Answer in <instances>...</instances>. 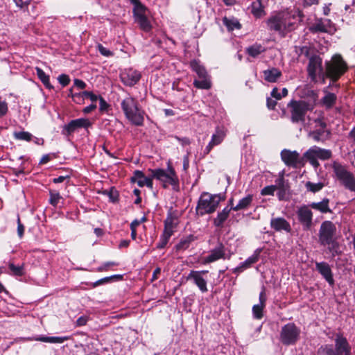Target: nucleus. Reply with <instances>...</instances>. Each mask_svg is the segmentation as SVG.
<instances>
[{
    "instance_id": "obj_1",
    "label": "nucleus",
    "mask_w": 355,
    "mask_h": 355,
    "mask_svg": "<svg viewBox=\"0 0 355 355\" xmlns=\"http://www.w3.org/2000/svg\"><path fill=\"white\" fill-rule=\"evenodd\" d=\"M308 95L309 99L291 100L288 103L289 119L293 123L304 125L307 112L313 110L318 95L313 90H308Z\"/></svg>"
},
{
    "instance_id": "obj_2",
    "label": "nucleus",
    "mask_w": 355,
    "mask_h": 355,
    "mask_svg": "<svg viewBox=\"0 0 355 355\" xmlns=\"http://www.w3.org/2000/svg\"><path fill=\"white\" fill-rule=\"evenodd\" d=\"M225 200V193L211 194L204 191L200 194L198 201L196 213L200 216L211 214L216 211L220 202Z\"/></svg>"
},
{
    "instance_id": "obj_3",
    "label": "nucleus",
    "mask_w": 355,
    "mask_h": 355,
    "mask_svg": "<svg viewBox=\"0 0 355 355\" xmlns=\"http://www.w3.org/2000/svg\"><path fill=\"white\" fill-rule=\"evenodd\" d=\"M121 105L125 117L133 125L137 126L144 125L145 112L139 106L136 98L130 96H127L121 101Z\"/></svg>"
},
{
    "instance_id": "obj_4",
    "label": "nucleus",
    "mask_w": 355,
    "mask_h": 355,
    "mask_svg": "<svg viewBox=\"0 0 355 355\" xmlns=\"http://www.w3.org/2000/svg\"><path fill=\"white\" fill-rule=\"evenodd\" d=\"M148 172L151 173L153 178L162 183L164 188H168L169 186H171L174 190H178L179 188V179L171 162H168L166 169L149 168Z\"/></svg>"
},
{
    "instance_id": "obj_5",
    "label": "nucleus",
    "mask_w": 355,
    "mask_h": 355,
    "mask_svg": "<svg viewBox=\"0 0 355 355\" xmlns=\"http://www.w3.org/2000/svg\"><path fill=\"white\" fill-rule=\"evenodd\" d=\"M319 242L322 245H329L330 251H332L336 246H338L336 241V227L330 220H325L322 223L319 230Z\"/></svg>"
},
{
    "instance_id": "obj_6",
    "label": "nucleus",
    "mask_w": 355,
    "mask_h": 355,
    "mask_svg": "<svg viewBox=\"0 0 355 355\" xmlns=\"http://www.w3.org/2000/svg\"><path fill=\"white\" fill-rule=\"evenodd\" d=\"M332 169L335 178L339 183L349 191H355V177L354 175L348 171L345 166L339 162H334L332 164Z\"/></svg>"
},
{
    "instance_id": "obj_7",
    "label": "nucleus",
    "mask_w": 355,
    "mask_h": 355,
    "mask_svg": "<svg viewBox=\"0 0 355 355\" xmlns=\"http://www.w3.org/2000/svg\"><path fill=\"white\" fill-rule=\"evenodd\" d=\"M347 70V63L340 55H335L326 62L325 75L332 81H337Z\"/></svg>"
},
{
    "instance_id": "obj_8",
    "label": "nucleus",
    "mask_w": 355,
    "mask_h": 355,
    "mask_svg": "<svg viewBox=\"0 0 355 355\" xmlns=\"http://www.w3.org/2000/svg\"><path fill=\"white\" fill-rule=\"evenodd\" d=\"M332 157V152L331 150L321 148L317 146H313L308 149L304 153V157L310 163V164L315 168L320 166V163L318 159L321 160H327Z\"/></svg>"
},
{
    "instance_id": "obj_9",
    "label": "nucleus",
    "mask_w": 355,
    "mask_h": 355,
    "mask_svg": "<svg viewBox=\"0 0 355 355\" xmlns=\"http://www.w3.org/2000/svg\"><path fill=\"white\" fill-rule=\"evenodd\" d=\"M300 329L294 323H288L282 327L279 340L284 345L296 343L300 338Z\"/></svg>"
},
{
    "instance_id": "obj_10",
    "label": "nucleus",
    "mask_w": 355,
    "mask_h": 355,
    "mask_svg": "<svg viewBox=\"0 0 355 355\" xmlns=\"http://www.w3.org/2000/svg\"><path fill=\"white\" fill-rule=\"evenodd\" d=\"M315 123L313 130H311L308 136L315 141L324 142L330 137L331 132L327 128L326 122L321 118L314 119Z\"/></svg>"
},
{
    "instance_id": "obj_11",
    "label": "nucleus",
    "mask_w": 355,
    "mask_h": 355,
    "mask_svg": "<svg viewBox=\"0 0 355 355\" xmlns=\"http://www.w3.org/2000/svg\"><path fill=\"white\" fill-rule=\"evenodd\" d=\"M288 15L286 13H279L275 16L270 17L267 20V26L271 31L279 33H283L285 31L291 30L292 24L288 22Z\"/></svg>"
},
{
    "instance_id": "obj_12",
    "label": "nucleus",
    "mask_w": 355,
    "mask_h": 355,
    "mask_svg": "<svg viewBox=\"0 0 355 355\" xmlns=\"http://www.w3.org/2000/svg\"><path fill=\"white\" fill-rule=\"evenodd\" d=\"M281 157L284 164L293 168H297L298 166L304 164V155L300 156V153L297 151H291L290 150L284 149L281 152Z\"/></svg>"
},
{
    "instance_id": "obj_13",
    "label": "nucleus",
    "mask_w": 355,
    "mask_h": 355,
    "mask_svg": "<svg viewBox=\"0 0 355 355\" xmlns=\"http://www.w3.org/2000/svg\"><path fill=\"white\" fill-rule=\"evenodd\" d=\"M309 31L312 33H327L333 35L336 28L330 19H318L309 26Z\"/></svg>"
},
{
    "instance_id": "obj_14",
    "label": "nucleus",
    "mask_w": 355,
    "mask_h": 355,
    "mask_svg": "<svg viewBox=\"0 0 355 355\" xmlns=\"http://www.w3.org/2000/svg\"><path fill=\"white\" fill-rule=\"evenodd\" d=\"M297 216L303 227V230H309L311 229L313 224V212L309 205L299 207L297 211Z\"/></svg>"
},
{
    "instance_id": "obj_15",
    "label": "nucleus",
    "mask_w": 355,
    "mask_h": 355,
    "mask_svg": "<svg viewBox=\"0 0 355 355\" xmlns=\"http://www.w3.org/2000/svg\"><path fill=\"white\" fill-rule=\"evenodd\" d=\"M333 351L338 355H352V347L342 334H336Z\"/></svg>"
},
{
    "instance_id": "obj_16",
    "label": "nucleus",
    "mask_w": 355,
    "mask_h": 355,
    "mask_svg": "<svg viewBox=\"0 0 355 355\" xmlns=\"http://www.w3.org/2000/svg\"><path fill=\"white\" fill-rule=\"evenodd\" d=\"M90 126H92V123L89 119L80 118L71 120L69 123L64 125L62 132L63 135L69 136L80 128L87 129Z\"/></svg>"
},
{
    "instance_id": "obj_17",
    "label": "nucleus",
    "mask_w": 355,
    "mask_h": 355,
    "mask_svg": "<svg viewBox=\"0 0 355 355\" xmlns=\"http://www.w3.org/2000/svg\"><path fill=\"white\" fill-rule=\"evenodd\" d=\"M309 64L307 66V71L310 78L315 81L317 78L318 73L322 71V58L317 54L315 53L310 58H309Z\"/></svg>"
},
{
    "instance_id": "obj_18",
    "label": "nucleus",
    "mask_w": 355,
    "mask_h": 355,
    "mask_svg": "<svg viewBox=\"0 0 355 355\" xmlns=\"http://www.w3.org/2000/svg\"><path fill=\"white\" fill-rule=\"evenodd\" d=\"M141 75L137 70L132 68L126 69L120 74L121 82L128 87L135 85L141 79Z\"/></svg>"
},
{
    "instance_id": "obj_19",
    "label": "nucleus",
    "mask_w": 355,
    "mask_h": 355,
    "mask_svg": "<svg viewBox=\"0 0 355 355\" xmlns=\"http://www.w3.org/2000/svg\"><path fill=\"white\" fill-rule=\"evenodd\" d=\"M207 270H191L187 279L193 280V283L198 287L202 293L207 292V280L202 277L203 274H207Z\"/></svg>"
},
{
    "instance_id": "obj_20",
    "label": "nucleus",
    "mask_w": 355,
    "mask_h": 355,
    "mask_svg": "<svg viewBox=\"0 0 355 355\" xmlns=\"http://www.w3.org/2000/svg\"><path fill=\"white\" fill-rule=\"evenodd\" d=\"M316 270L322 276L330 286L334 285L333 272L329 264L324 261L315 263Z\"/></svg>"
},
{
    "instance_id": "obj_21",
    "label": "nucleus",
    "mask_w": 355,
    "mask_h": 355,
    "mask_svg": "<svg viewBox=\"0 0 355 355\" xmlns=\"http://www.w3.org/2000/svg\"><path fill=\"white\" fill-rule=\"evenodd\" d=\"M270 225L275 232L290 233L292 230L291 224L283 217H272Z\"/></svg>"
},
{
    "instance_id": "obj_22",
    "label": "nucleus",
    "mask_w": 355,
    "mask_h": 355,
    "mask_svg": "<svg viewBox=\"0 0 355 355\" xmlns=\"http://www.w3.org/2000/svg\"><path fill=\"white\" fill-rule=\"evenodd\" d=\"M225 135V131L223 128L218 127L216 129L215 132L212 135L211 141L205 148L204 154H209V152L215 146H218L220 144H221L222 141L224 140Z\"/></svg>"
},
{
    "instance_id": "obj_23",
    "label": "nucleus",
    "mask_w": 355,
    "mask_h": 355,
    "mask_svg": "<svg viewBox=\"0 0 355 355\" xmlns=\"http://www.w3.org/2000/svg\"><path fill=\"white\" fill-rule=\"evenodd\" d=\"M220 259H226L225 245L219 242L205 259V263H212Z\"/></svg>"
},
{
    "instance_id": "obj_24",
    "label": "nucleus",
    "mask_w": 355,
    "mask_h": 355,
    "mask_svg": "<svg viewBox=\"0 0 355 355\" xmlns=\"http://www.w3.org/2000/svg\"><path fill=\"white\" fill-rule=\"evenodd\" d=\"M259 303L257 304H254L252 306L253 317L257 320L261 319L263 316V311L266 306V302L267 300L266 292H265V287L262 288V290L259 293Z\"/></svg>"
},
{
    "instance_id": "obj_25",
    "label": "nucleus",
    "mask_w": 355,
    "mask_h": 355,
    "mask_svg": "<svg viewBox=\"0 0 355 355\" xmlns=\"http://www.w3.org/2000/svg\"><path fill=\"white\" fill-rule=\"evenodd\" d=\"M178 223L179 221L178 217L175 215H174L172 212L169 211L167 214V216L164 222V232H168L171 234H173L175 229L177 227Z\"/></svg>"
},
{
    "instance_id": "obj_26",
    "label": "nucleus",
    "mask_w": 355,
    "mask_h": 355,
    "mask_svg": "<svg viewBox=\"0 0 355 355\" xmlns=\"http://www.w3.org/2000/svg\"><path fill=\"white\" fill-rule=\"evenodd\" d=\"M231 210H232V207L227 206L222 211L218 212L216 217L213 220L214 225L216 227H223L224 223L230 216Z\"/></svg>"
},
{
    "instance_id": "obj_27",
    "label": "nucleus",
    "mask_w": 355,
    "mask_h": 355,
    "mask_svg": "<svg viewBox=\"0 0 355 355\" xmlns=\"http://www.w3.org/2000/svg\"><path fill=\"white\" fill-rule=\"evenodd\" d=\"M309 205L311 209L318 211L322 214H327L332 212L331 209L329 207V199L327 198L322 199V200L320 202H313Z\"/></svg>"
},
{
    "instance_id": "obj_28",
    "label": "nucleus",
    "mask_w": 355,
    "mask_h": 355,
    "mask_svg": "<svg viewBox=\"0 0 355 355\" xmlns=\"http://www.w3.org/2000/svg\"><path fill=\"white\" fill-rule=\"evenodd\" d=\"M265 80L269 83H275L282 76V72L277 68L272 67L263 71Z\"/></svg>"
},
{
    "instance_id": "obj_29",
    "label": "nucleus",
    "mask_w": 355,
    "mask_h": 355,
    "mask_svg": "<svg viewBox=\"0 0 355 355\" xmlns=\"http://www.w3.org/2000/svg\"><path fill=\"white\" fill-rule=\"evenodd\" d=\"M196 239V237L193 234H189L186 236H183L180 239L179 243L175 245V249L178 251L185 250L189 246L190 244Z\"/></svg>"
},
{
    "instance_id": "obj_30",
    "label": "nucleus",
    "mask_w": 355,
    "mask_h": 355,
    "mask_svg": "<svg viewBox=\"0 0 355 355\" xmlns=\"http://www.w3.org/2000/svg\"><path fill=\"white\" fill-rule=\"evenodd\" d=\"M131 3L134 6L132 12L135 19L140 17V16L146 15V12L147 8L139 0H135Z\"/></svg>"
},
{
    "instance_id": "obj_31",
    "label": "nucleus",
    "mask_w": 355,
    "mask_h": 355,
    "mask_svg": "<svg viewBox=\"0 0 355 355\" xmlns=\"http://www.w3.org/2000/svg\"><path fill=\"white\" fill-rule=\"evenodd\" d=\"M266 49L260 44L255 43L252 46L248 47L245 50L248 55L255 58L258 57L261 53L264 52Z\"/></svg>"
},
{
    "instance_id": "obj_32",
    "label": "nucleus",
    "mask_w": 355,
    "mask_h": 355,
    "mask_svg": "<svg viewBox=\"0 0 355 355\" xmlns=\"http://www.w3.org/2000/svg\"><path fill=\"white\" fill-rule=\"evenodd\" d=\"M223 23L225 26L229 31H232L234 29H240L241 25L237 19L234 17H224L223 19Z\"/></svg>"
},
{
    "instance_id": "obj_33",
    "label": "nucleus",
    "mask_w": 355,
    "mask_h": 355,
    "mask_svg": "<svg viewBox=\"0 0 355 355\" xmlns=\"http://www.w3.org/2000/svg\"><path fill=\"white\" fill-rule=\"evenodd\" d=\"M69 339L68 336H39L35 338L37 341L50 343H62Z\"/></svg>"
},
{
    "instance_id": "obj_34",
    "label": "nucleus",
    "mask_w": 355,
    "mask_h": 355,
    "mask_svg": "<svg viewBox=\"0 0 355 355\" xmlns=\"http://www.w3.org/2000/svg\"><path fill=\"white\" fill-rule=\"evenodd\" d=\"M8 266L10 270L9 274L11 275L21 277L25 275L24 263L16 266L12 262H9Z\"/></svg>"
},
{
    "instance_id": "obj_35",
    "label": "nucleus",
    "mask_w": 355,
    "mask_h": 355,
    "mask_svg": "<svg viewBox=\"0 0 355 355\" xmlns=\"http://www.w3.org/2000/svg\"><path fill=\"white\" fill-rule=\"evenodd\" d=\"M295 52L298 56L304 55L308 59L316 53L314 49L309 46H295Z\"/></svg>"
},
{
    "instance_id": "obj_36",
    "label": "nucleus",
    "mask_w": 355,
    "mask_h": 355,
    "mask_svg": "<svg viewBox=\"0 0 355 355\" xmlns=\"http://www.w3.org/2000/svg\"><path fill=\"white\" fill-rule=\"evenodd\" d=\"M135 21L139 25V28L142 31L148 32L151 30L152 26L146 15L140 16V17L136 18Z\"/></svg>"
},
{
    "instance_id": "obj_37",
    "label": "nucleus",
    "mask_w": 355,
    "mask_h": 355,
    "mask_svg": "<svg viewBox=\"0 0 355 355\" xmlns=\"http://www.w3.org/2000/svg\"><path fill=\"white\" fill-rule=\"evenodd\" d=\"M253 197L252 195H248L245 198L239 200V203L235 207H232V210L239 211L248 208L252 202Z\"/></svg>"
},
{
    "instance_id": "obj_38",
    "label": "nucleus",
    "mask_w": 355,
    "mask_h": 355,
    "mask_svg": "<svg viewBox=\"0 0 355 355\" xmlns=\"http://www.w3.org/2000/svg\"><path fill=\"white\" fill-rule=\"evenodd\" d=\"M35 71L38 78L44 85L48 89H52L53 86L50 83L49 76L46 74L45 72L40 67H36Z\"/></svg>"
},
{
    "instance_id": "obj_39",
    "label": "nucleus",
    "mask_w": 355,
    "mask_h": 355,
    "mask_svg": "<svg viewBox=\"0 0 355 355\" xmlns=\"http://www.w3.org/2000/svg\"><path fill=\"white\" fill-rule=\"evenodd\" d=\"M146 178L147 177L144 175V173L141 171L136 170L135 171L133 175L131 177L130 180L131 182H136L139 187H144V182Z\"/></svg>"
},
{
    "instance_id": "obj_40",
    "label": "nucleus",
    "mask_w": 355,
    "mask_h": 355,
    "mask_svg": "<svg viewBox=\"0 0 355 355\" xmlns=\"http://www.w3.org/2000/svg\"><path fill=\"white\" fill-rule=\"evenodd\" d=\"M202 80H194L193 85L198 89H209L211 87V83L208 78L207 76L205 78H201Z\"/></svg>"
},
{
    "instance_id": "obj_41",
    "label": "nucleus",
    "mask_w": 355,
    "mask_h": 355,
    "mask_svg": "<svg viewBox=\"0 0 355 355\" xmlns=\"http://www.w3.org/2000/svg\"><path fill=\"white\" fill-rule=\"evenodd\" d=\"M252 13L256 17H261L264 15L263 7L261 5V0H257L252 4Z\"/></svg>"
},
{
    "instance_id": "obj_42",
    "label": "nucleus",
    "mask_w": 355,
    "mask_h": 355,
    "mask_svg": "<svg viewBox=\"0 0 355 355\" xmlns=\"http://www.w3.org/2000/svg\"><path fill=\"white\" fill-rule=\"evenodd\" d=\"M336 101V96L333 93H328L322 98V103L329 109L333 107Z\"/></svg>"
},
{
    "instance_id": "obj_43",
    "label": "nucleus",
    "mask_w": 355,
    "mask_h": 355,
    "mask_svg": "<svg viewBox=\"0 0 355 355\" xmlns=\"http://www.w3.org/2000/svg\"><path fill=\"white\" fill-rule=\"evenodd\" d=\"M324 184L322 182L313 183L312 182L308 181L305 184V187L308 191L312 193H316L320 191L324 187Z\"/></svg>"
},
{
    "instance_id": "obj_44",
    "label": "nucleus",
    "mask_w": 355,
    "mask_h": 355,
    "mask_svg": "<svg viewBox=\"0 0 355 355\" xmlns=\"http://www.w3.org/2000/svg\"><path fill=\"white\" fill-rule=\"evenodd\" d=\"M192 69L196 72L199 78H205L207 76L206 69L197 62L194 61L191 63Z\"/></svg>"
},
{
    "instance_id": "obj_45",
    "label": "nucleus",
    "mask_w": 355,
    "mask_h": 355,
    "mask_svg": "<svg viewBox=\"0 0 355 355\" xmlns=\"http://www.w3.org/2000/svg\"><path fill=\"white\" fill-rule=\"evenodd\" d=\"M173 234H171L168 232H163L162 235L160 236L159 241L157 244V248L163 249L167 245L170 238Z\"/></svg>"
},
{
    "instance_id": "obj_46",
    "label": "nucleus",
    "mask_w": 355,
    "mask_h": 355,
    "mask_svg": "<svg viewBox=\"0 0 355 355\" xmlns=\"http://www.w3.org/2000/svg\"><path fill=\"white\" fill-rule=\"evenodd\" d=\"M13 137L15 139H17V140H23V141H30L33 137V135L28 132L21 131V132H15L13 133Z\"/></svg>"
},
{
    "instance_id": "obj_47",
    "label": "nucleus",
    "mask_w": 355,
    "mask_h": 355,
    "mask_svg": "<svg viewBox=\"0 0 355 355\" xmlns=\"http://www.w3.org/2000/svg\"><path fill=\"white\" fill-rule=\"evenodd\" d=\"M259 252H255L252 256L249 257L245 261L242 262V265L245 269L251 267V266L257 263L259 260Z\"/></svg>"
},
{
    "instance_id": "obj_48",
    "label": "nucleus",
    "mask_w": 355,
    "mask_h": 355,
    "mask_svg": "<svg viewBox=\"0 0 355 355\" xmlns=\"http://www.w3.org/2000/svg\"><path fill=\"white\" fill-rule=\"evenodd\" d=\"M49 203L51 205L56 207L59 203L60 200L62 198L61 196L58 191H54L51 190L49 191Z\"/></svg>"
},
{
    "instance_id": "obj_49",
    "label": "nucleus",
    "mask_w": 355,
    "mask_h": 355,
    "mask_svg": "<svg viewBox=\"0 0 355 355\" xmlns=\"http://www.w3.org/2000/svg\"><path fill=\"white\" fill-rule=\"evenodd\" d=\"M117 278V279H121L122 276L120 275H114L110 277H106L104 278H102L101 279L97 280L94 283V287H96L98 286H100L103 284L109 283L112 279Z\"/></svg>"
},
{
    "instance_id": "obj_50",
    "label": "nucleus",
    "mask_w": 355,
    "mask_h": 355,
    "mask_svg": "<svg viewBox=\"0 0 355 355\" xmlns=\"http://www.w3.org/2000/svg\"><path fill=\"white\" fill-rule=\"evenodd\" d=\"M8 112V104L5 100H3L2 97L0 96V118L5 116Z\"/></svg>"
},
{
    "instance_id": "obj_51",
    "label": "nucleus",
    "mask_w": 355,
    "mask_h": 355,
    "mask_svg": "<svg viewBox=\"0 0 355 355\" xmlns=\"http://www.w3.org/2000/svg\"><path fill=\"white\" fill-rule=\"evenodd\" d=\"M277 190V186L270 185L263 188L261 191L262 196H272L274 192Z\"/></svg>"
},
{
    "instance_id": "obj_52",
    "label": "nucleus",
    "mask_w": 355,
    "mask_h": 355,
    "mask_svg": "<svg viewBox=\"0 0 355 355\" xmlns=\"http://www.w3.org/2000/svg\"><path fill=\"white\" fill-rule=\"evenodd\" d=\"M97 49L99 53L103 56L111 57L113 55V53L107 48L104 47L101 44H98Z\"/></svg>"
},
{
    "instance_id": "obj_53",
    "label": "nucleus",
    "mask_w": 355,
    "mask_h": 355,
    "mask_svg": "<svg viewBox=\"0 0 355 355\" xmlns=\"http://www.w3.org/2000/svg\"><path fill=\"white\" fill-rule=\"evenodd\" d=\"M58 82L63 87L68 85L70 83V78L68 75L61 74L58 78Z\"/></svg>"
},
{
    "instance_id": "obj_54",
    "label": "nucleus",
    "mask_w": 355,
    "mask_h": 355,
    "mask_svg": "<svg viewBox=\"0 0 355 355\" xmlns=\"http://www.w3.org/2000/svg\"><path fill=\"white\" fill-rule=\"evenodd\" d=\"M99 110L101 112H104L107 110L110 107V105L106 102V101L101 96L99 98Z\"/></svg>"
},
{
    "instance_id": "obj_55",
    "label": "nucleus",
    "mask_w": 355,
    "mask_h": 355,
    "mask_svg": "<svg viewBox=\"0 0 355 355\" xmlns=\"http://www.w3.org/2000/svg\"><path fill=\"white\" fill-rule=\"evenodd\" d=\"M24 226L21 223L20 217L18 215L17 216V234H18L19 237L22 238V236H24Z\"/></svg>"
},
{
    "instance_id": "obj_56",
    "label": "nucleus",
    "mask_w": 355,
    "mask_h": 355,
    "mask_svg": "<svg viewBox=\"0 0 355 355\" xmlns=\"http://www.w3.org/2000/svg\"><path fill=\"white\" fill-rule=\"evenodd\" d=\"M277 189H285V181L283 174L275 180Z\"/></svg>"
},
{
    "instance_id": "obj_57",
    "label": "nucleus",
    "mask_w": 355,
    "mask_h": 355,
    "mask_svg": "<svg viewBox=\"0 0 355 355\" xmlns=\"http://www.w3.org/2000/svg\"><path fill=\"white\" fill-rule=\"evenodd\" d=\"M88 319H89V318L86 315H82V316L79 317L76 322V326L82 327V326L85 325L88 321Z\"/></svg>"
},
{
    "instance_id": "obj_58",
    "label": "nucleus",
    "mask_w": 355,
    "mask_h": 355,
    "mask_svg": "<svg viewBox=\"0 0 355 355\" xmlns=\"http://www.w3.org/2000/svg\"><path fill=\"white\" fill-rule=\"evenodd\" d=\"M266 104L268 109L273 110L277 105V101L276 100H273L272 98L268 97Z\"/></svg>"
},
{
    "instance_id": "obj_59",
    "label": "nucleus",
    "mask_w": 355,
    "mask_h": 355,
    "mask_svg": "<svg viewBox=\"0 0 355 355\" xmlns=\"http://www.w3.org/2000/svg\"><path fill=\"white\" fill-rule=\"evenodd\" d=\"M73 84L74 86L81 89H85L87 86L86 83L80 79H75L73 80Z\"/></svg>"
},
{
    "instance_id": "obj_60",
    "label": "nucleus",
    "mask_w": 355,
    "mask_h": 355,
    "mask_svg": "<svg viewBox=\"0 0 355 355\" xmlns=\"http://www.w3.org/2000/svg\"><path fill=\"white\" fill-rule=\"evenodd\" d=\"M153 179L155 178L152 177V175L150 173V175L147 177L145 181L144 182V186H146L147 187L152 189L153 187Z\"/></svg>"
},
{
    "instance_id": "obj_61",
    "label": "nucleus",
    "mask_w": 355,
    "mask_h": 355,
    "mask_svg": "<svg viewBox=\"0 0 355 355\" xmlns=\"http://www.w3.org/2000/svg\"><path fill=\"white\" fill-rule=\"evenodd\" d=\"M117 265H118V263H115L114 261H108V262L105 263L103 264V266L99 267L98 270L99 271L105 270H107V268L110 266H117Z\"/></svg>"
},
{
    "instance_id": "obj_62",
    "label": "nucleus",
    "mask_w": 355,
    "mask_h": 355,
    "mask_svg": "<svg viewBox=\"0 0 355 355\" xmlns=\"http://www.w3.org/2000/svg\"><path fill=\"white\" fill-rule=\"evenodd\" d=\"M96 108V105L95 103H92L91 105L85 107L83 111L85 114H88V113L92 112L93 110H94Z\"/></svg>"
},
{
    "instance_id": "obj_63",
    "label": "nucleus",
    "mask_w": 355,
    "mask_h": 355,
    "mask_svg": "<svg viewBox=\"0 0 355 355\" xmlns=\"http://www.w3.org/2000/svg\"><path fill=\"white\" fill-rule=\"evenodd\" d=\"M271 96L275 98L276 99L282 98L281 93L279 92L277 87L272 89L271 92Z\"/></svg>"
},
{
    "instance_id": "obj_64",
    "label": "nucleus",
    "mask_w": 355,
    "mask_h": 355,
    "mask_svg": "<svg viewBox=\"0 0 355 355\" xmlns=\"http://www.w3.org/2000/svg\"><path fill=\"white\" fill-rule=\"evenodd\" d=\"M176 139L182 144L183 146L189 145L191 141L188 137H176Z\"/></svg>"
}]
</instances>
